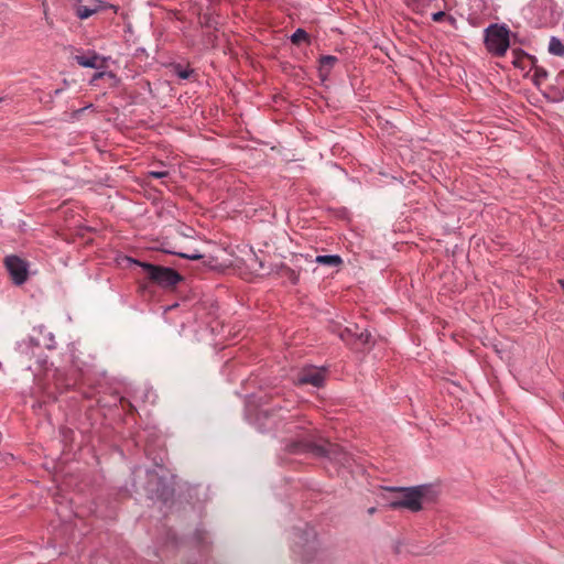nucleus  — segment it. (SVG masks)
Instances as JSON below:
<instances>
[{"label": "nucleus", "mask_w": 564, "mask_h": 564, "mask_svg": "<svg viewBox=\"0 0 564 564\" xmlns=\"http://www.w3.org/2000/svg\"><path fill=\"white\" fill-rule=\"evenodd\" d=\"M73 58L79 66L86 68H98V62L104 59V57L95 51H87L86 54L75 55Z\"/></svg>", "instance_id": "obj_10"}, {"label": "nucleus", "mask_w": 564, "mask_h": 564, "mask_svg": "<svg viewBox=\"0 0 564 564\" xmlns=\"http://www.w3.org/2000/svg\"><path fill=\"white\" fill-rule=\"evenodd\" d=\"M338 58L334 55H323L319 58V73L322 76H327Z\"/></svg>", "instance_id": "obj_12"}, {"label": "nucleus", "mask_w": 564, "mask_h": 564, "mask_svg": "<svg viewBox=\"0 0 564 564\" xmlns=\"http://www.w3.org/2000/svg\"><path fill=\"white\" fill-rule=\"evenodd\" d=\"M148 486H149V490L150 491H154V489L151 487L152 486V480H150L148 482ZM171 495H172L171 488L165 482L160 480L158 482V487L155 489V496L159 499H162V500L166 501Z\"/></svg>", "instance_id": "obj_13"}, {"label": "nucleus", "mask_w": 564, "mask_h": 564, "mask_svg": "<svg viewBox=\"0 0 564 564\" xmlns=\"http://www.w3.org/2000/svg\"><path fill=\"white\" fill-rule=\"evenodd\" d=\"M359 330V326L357 324H352L351 326L346 327H337L334 332L337 333L338 337L345 341L347 345H351L355 347L356 337Z\"/></svg>", "instance_id": "obj_11"}, {"label": "nucleus", "mask_w": 564, "mask_h": 564, "mask_svg": "<svg viewBox=\"0 0 564 564\" xmlns=\"http://www.w3.org/2000/svg\"><path fill=\"white\" fill-rule=\"evenodd\" d=\"M192 73H193V70H191V69H180V70H177V75L182 79L189 78Z\"/></svg>", "instance_id": "obj_24"}, {"label": "nucleus", "mask_w": 564, "mask_h": 564, "mask_svg": "<svg viewBox=\"0 0 564 564\" xmlns=\"http://www.w3.org/2000/svg\"><path fill=\"white\" fill-rule=\"evenodd\" d=\"M561 285H562V288L564 290V280L561 281Z\"/></svg>", "instance_id": "obj_27"}, {"label": "nucleus", "mask_w": 564, "mask_h": 564, "mask_svg": "<svg viewBox=\"0 0 564 564\" xmlns=\"http://www.w3.org/2000/svg\"><path fill=\"white\" fill-rule=\"evenodd\" d=\"M275 414L270 413L268 409H261L257 413L256 422L259 431H270L273 426L276 425V421L274 420Z\"/></svg>", "instance_id": "obj_9"}, {"label": "nucleus", "mask_w": 564, "mask_h": 564, "mask_svg": "<svg viewBox=\"0 0 564 564\" xmlns=\"http://www.w3.org/2000/svg\"><path fill=\"white\" fill-rule=\"evenodd\" d=\"M105 76H107L109 78H115L116 77V75L113 73H111V72H105V70L104 72H98V73L94 74L93 78L90 79V84L94 85L96 80H98V79H100V78H102Z\"/></svg>", "instance_id": "obj_21"}, {"label": "nucleus", "mask_w": 564, "mask_h": 564, "mask_svg": "<svg viewBox=\"0 0 564 564\" xmlns=\"http://www.w3.org/2000/svg\"><path fill=\"white\" fill-rule=\"evenodd\" d=\"M294 451L308 452L317 457H327L344 467H348L351 460V456L347 452H345L339 445L333 444L328 441H324L323 443L306 441L297 444L296 449Z\"/></svg>", "instance_id": "obj_3"}, {"label": "nucleus", "mask_w": 564, "mask_h": 564, "mask_svg": "<svg viewBox=\"0 0 564 564\" xmlns=\"http://www.w3.org/2000/svg\"><path fill=\"white\" fill-rule=\"evenodd\" d=\"M315 262L328 267H338L343 263V260L337 254H325V256H317L315 258Z\"/></svg>", "instance_id": "obj_14"}, {"label": "nucleus", "mask_w": 564, "mask_h": 564, "mask_svg": "<svg viewBox=\"0 0 564 564\" xmlns=\"http://www.w3.org/2000/svg\"><path fill=\"white\" fill-rule=\"evenodd\" d=\"M370 339L371 334L367 329H359L355 341V348L365 347L370 343Z\"/></svg>", "instance_id": "obj_18"}, {"label": "nucleus", "mask_w": 564, "mask_h": 564, "mask_svg": "<svg viewBox=\"0 0 564 564\" xmlns=\"http://www.w3.org/2000/svg\"><path fill=\"white\" fill-rule=\"evenodd\" d=\"M133 262L140 265L147 273L148 279L160 288L170 289L183 280V276L172 268L140 262L137 260H133Z\"/></svg>", "instance_id": "obj_5"}, {"label": "nucleus", "mask_w": 564, "mask_h": 564, "mask_svg": "<svg viewBox=\"0 0 564 564\" xmlns=\"http://www.w3.org/2000/svg\"><path fill=\"white\" fill-rule=\"evenodd\" d=\"M549 52L555 56L564 55V44L555 36H552L549 42Z\"/></svg>", "instance_id": "obj_16"}, {"label": "nucleus", "mask_w": 564, "mask_h": 564, "mask_svg": "<svg viewBox=\"0 0 564 564\" xmlns=\"http://www.w3.org/2000/svg\"><path fill=\"white\" fill-rule=\"evenodd\" d=\"M325 375L323 369L310 366L303 368L295 379L296 384L304 386L311 384L315 388H321L324 384Z\"/></svg>", "instance_id": "obj_8"}, {"label": "nucleus", "mask_w": 564, "mask_h": 564, "mask_svg": "<svg viewBox=\"0 0 564 564\" xmlns=\"http://www.w3.org/2000/svg\"><path fill=\"white\" fill-rule=\"evenodd\" d=\"M389 496L384 497L390 509H406L417 512L422 509V499L425 495L424 487H391L387 488Z\"/></svg>", "instance_id": "obj_2"}, {"label": "nucleus", "mask_w": 564, "mask_h": 564, "mask_svg": "<svg viewBox=\"0 0 564 564\" xmlns=\"http://www.w3.org/2000/svg\"><path fill=\"white\" fill-rule=\"evenodd\" d=\"M96 12H97V7L90 8V7L84 6V4H76L75 6V14L80 20L88 19L89 17H91Z\"/></svg>", "instance_id": "obj_17"}, {"label": "nucleus", "mask_w": 564, "mask_h": 564, "mask_svg": "<svg viewBox=\"0 0 564 564\" xmlns=\"http://www.w3.org/2000/svg\"><path fill=\"white\" fill-rule=\"evenodd\" d=\"M6 269L15 285H22L29 276V263L14 254L4 258Z\"/></svg>", "instance_id": "obj_6"}, {"label": "nucleus", "mask_w": 564, "mask_h": 564, "mask_svg": "<svg viewBox=\"0 0 564 564\" xmlns=\"http://www.w3.org/2000/svg\"><path fill=\"white\" fill-rule=\"evenodd\" d=\"M487 51L498 57L503 56L510 46V30L506 24L492 23L484 31Z\"/></svg>", "instance_id": "obj_4"}, {"label": "nucleus", "mask_w": 564, "mask_h": 564, "mask_svg": "<svg viewBox=\"0 0 564 564\" xmlns=\"http://www.w3.org/2000/svg\"><path fill=\"white\" fill-rule=\"evenodd\" d=\"M149 175L155 178H163L169 175L167 171H150Z\"/></svg>", "instance_id": "obj_22"}, {"label": "nucleus", "mask_w": 564, "mask_h": 564, "mask_svg": "<svg viewBox=\"0 0 564 564\" xmlns=\"http://www.w3.org/2000/svg\"><path fill=\"white\" fill-rule=\"evenodd\" d=\"M163 251L165 253L174 254V256H177V257H181L184 259H189V260H199L203 258V254L198 250H193L189 252H180V251H175L173 249L164 248Z\"/></svg>", "instance_id": "obj_15"}, {"label": "nucleus", "mask_w": 564, "mask_h": 564, "mask_svg": "<svg viewBox=\"0 0 564 564\" xmlns=\"http://www.w3.org/2000/svg\"><path fill=\"white\" fill-rule=\"evenodd\" d=\"M445 18V12L438 11L432 14V19L435 22H441Z\"/></svg>", "instance_id": "obj_25"}, {"label": "nucleus", "mask_w": 564, "mask_h": 564, "mask_svg": "<svg viewBox=\"0 0 564 564\" xmlns=\"http://www.w3.org/2000/svg\"><path fill=\"white\" fill-rule=\"evenodd\" d=\"M4 99L3 98H0V102H2Z\"/></svg>", "instance_id": "obj_28"}, {"label": "nucleus", "mask_w": 564, "mask_h": 564, "mask_svg": "<svg viewBox=\"0 0 564 564\" xmlns=\"http://www.w3.org/2000/svg\"><path fill=\"white\" fill-rule=\"evenodd\" d=\"M514 66L522 67V68H529L528 76H530L531 80L535 86H541L547 78L549 74L547 70L536 64L535 57L531 55H523V57L519 61H514Z\"/></svg>", "instance_id": "obj_7"}, {"label": "nucleus", "mask_w": 564, "mask_h": 564, "mask_svg": "<svg viewBox=\"0 0 564 564\" xmlns=\"http://www.w3.org/2000/svg\"><path fill=\"white\" fill-rule=\"evenodd\" d=\"M308 34L303 29H297L292 35L291 41L293 44H300L302 41H307Z\"/></svg>", "instance_id": "obj_19"}, {"label": "nucleus", "mask_w": 564, "mask_h": 564, "mask_svg": "<svg viewBox=\"0 0 564 564\" xmlns=\"http://www.w3.org/2000/svg\"><path fill=\"white\" fill-rule=\"evenodd\" d=\"M375 511H376V509H375V508H370V509L368 510V512H369L370 514H372Z\"/></svg>", "instance_id": "obj_26"}, {"label": "nucleus", "mask_w": 564, "mask_h": 564, "mask_svg": "<svg viewBox=\"0 0 564 564\" xmlns=\"http://www.w3.org/2000/svg\"><path fill=\"white\" fill-rule=\"evenodd\" d=\"M282 276L286 278L292 284H296L299 282V273H296L291 268H283L282 269Z\"/></svg>", "instance_id": "obj_20"}, {"label": "nucleus", "mask_w": 564, "mask_h": 564, "mask_svg": "<svg viewBox=\"0 0 564 564\" xmlns=\"http://www.w3.org/2000/svg\"><path fill=\"white\" fill-rule=\"evenodd\" d=\"M44 347L48 350L56 348L55 336L52 332H47L43 325L33 327L32 334L18 343V350L30 358L36 357V362L41 368L47 364L46 357L36 354L35 350Z\"/></svg>", "instance_id": "obj_1"}, {"label": "nucleus", "mask_w": 564, "mask_h": 564, "mask_svg": "<svg viewBox=\"0 0 564 564\" xmlns=\"http://www.w3.org/2000/svg\"><path fill=\"white\" fill-rule=\"evenodd\" d=\"M311 538L315 539V533L312 530L303 532V535L300 536V539L303 540L305 544L310 542Z\"/></svg>", "instance_id": "obj_23"}]
</instances>
